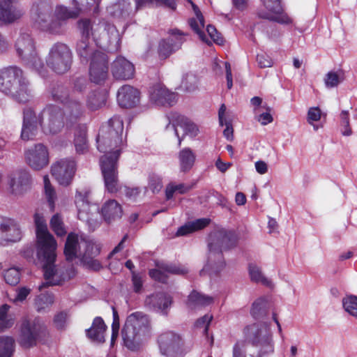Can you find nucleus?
Segmentation results:
<instances>
[{
	"mask_svg": "<svg viewBox=\"0 0 357 357\" xmlns=\"http://www.w3.org/2000/svg\"><path fill=\"white\" fill-rule=\"evenodd\" d=\"M123 122L119 116H113L103 125L97 137V149L104 153L100 165L106 190L111 193L120 188L117 161L126 146L123 139Z\"/></svg>",
	"mask_w": 357,
	"mask_h": 357,
	"instance_id": "obj_1",
	"label": "nucleus"
},
{
	"mask_svg": "<svg viewBox=\"0 0 357 357\" xmlns=\"http://www.w3.org/2000/svg\"><path fill=\"white\" fill-rule=\"evenodd\" d=\"M101 0H73L75 10L63 5H57L52 11L45 0L35 1L30 10L31 20L35 27L50 34L60 35L64 32L68 20L75 18L81 12H98Z\"/></svg>",
	"mask_w": 357,
	"mask_h": 357,
	"instance_id": "obj_2",
	"label": "nucleus"
},
{
	"mask_svg": "<svg viewBox=\"0 0 357 357\" xmlns=\"http://www.w3.org/2000/svg\"><path fill=\"white\" fill-rule=\"evenodd\" d=\"M277 327L282 335V327L273 313L268 321L255 322L243 329L245 341H238L233 346L232 357H262L274 352L273 329Z\"/></svg>",
	"mask_w": 357,
	"mask_h": 357,
	"instance_id": "obj_3",
	"label": "nucleus"
},
{
	"mask_svg": "<svg viewBox=\"0 0 357 357\" xmlns=\"http://www.w3.org/2000/svg\"><path fill=\"white\" fill-rule=\"evenodd\" d=\"M64 117L63 112L57 106H49L38 114L31 109H26L24 111L21 138L24 141L32 139L36 136L40 127L44 132L56 134L63 127Z\"/></svg>",
	"mask_w": 357,
	"mask_h": 357,
	"instance_id": "obj_4",
	"label": "nucleus"
},
{
	"mask_svg": "<svg viewBox=\"0 0 357 357\" xmlns=\"http://www.w3.org/2000/svg\"><path fill=\"white\" fill-rule=\"evenodd\" d=\"M0 90L20 102H26L32 96L29 81L16 66L0 70Z\"/></svg>",
	"mask_w": 357,
	"mask_h": 357,
	"instance_id": "obj_5",
	"label": "nucleus"
},
{
	"mask_svg": "<svg viewBox=\"0 0 357 357\" xmlns=\"http://www.w3.org/2000/svg\"><path fill=\"white\" fill-rule=\"evenodd\" d=\"M56 248H50L43 250L42 252H37L38 264L42 266L45 281L39 287L40 290L45 285H62L75 275V270L73 267L63 268L54 264L56 258Z\"/></svg>",
	"mask_w": 357,
	"mask_h": 357,
	"instance_id": "obj_6",
	"label": "nucleus"
},
{
	"mask_svg": "<svg viewBox=\"0 0 357 357\" xmlns=\"http://www.w3.org/2000/svg\"><path fill=\"white\" fill-rule=\"evenodd\" d=\"M234 243V235L230 231L219 230L211 233L208 239V261L202 273L216 274L220 271L225 265L222 252L229 249Z\"/></svg>",
	"mask_w": 357,
	"mask_h": 357,
	"instance_id": "obj_7",
	"label": "nucleus"
},
{
	"mask_svg": "<svg viewBox=\"0 0 357 357\" xmlns=\"http://www.w3.org/2000/svg\"><path fill=\"white\" fill-rule=\"evenodd\" d=\"M149 319L145 314L141 312L130 314L121 332L125 346L130 350L137 349L142 338L149 333Z\"/></svg>",
	"mask_w": 357,
	"mask_h": 357,
	"instance_id": "obj_8",
	"label": "nucleus"
},
{
	"mask_svg": "<svg viewBox=\"0 0 357 357\" xmlns=\"http://www.w3.org/2000/svg\"><path fill=\"white\" fill-rule=\"evenodd\" d=\"M77 28L81 38L86 40L92 38L94 40H102L108 43H117L119 40V35L116 27L105 21L96 23L89 19H81L77 22Z\"/></svg>",
	"mask_w": 357,
	"mask_h": 357,
	"instance_id": "obj_9",
	"label": "nucleus"
},
{
	"mask_svg": "<svg viewBox=\"0 0 357 357\" xmlns=\"http://www.w3.org/2000/svg\"><path fill=\"white\" fill-rule=\"evenodd\" d=\"M72 63V53L69 47L61 43H55L46 57V65L56 73L67 72Z\"/></svg>",
	"mask_w": 357,
	"mask_h": 357,
	"instance_id": "obj_10",
	"label": "nucleus"
},
{
	"mask_svg": "<svg viewBox=\"0 0 357 357\" xmlns=\"http://www.w3.org/2000/svg\"><path fill=\"white\" fill-rule=\"evenodd\" d=\"M261 1L263 6L258 13L260 17L282 24H289L292 22V19L283 11L280 0Z\"/></svg>",
	"mask_w": 357,
	"mask_h": 357,
	"instance_id": "obj_11",
	"label": "nucleus"
},
{
	"mask_svg": "<svg viewBox=\"0 0 357 357\" xmlns=\"http://www.w3.org/2000/svg\"><path fill=\"white\" fill-rule=\"evenodd\" d=\"M34 222L36 229V248L37 252L50 248H57V243L53 236L49 232L44 216L36 213Z\"/></svg>",
	"mask_w": 357,
	"mask_h": 357,
	"instance_id": "obj_12",
	"label": "nucleus"
},
{
	"mask_svg": "<svg viewBox=\"0 0 357 357\" xmlns=\"http://www.w3.org/2000/svg\"><path fill=\"white\" fill-rule=\"evenodd\" d=\"M76 171V163L70 158H62L54 162L51 173L60 185H69Z\"/></svg>",
	"mask_w": 357,
	"mask_h": 357,
	"instance_id": "obj_13",
	"label": "nucleus"
},
{
	"mask_svg": "<svg viewBox=\"0 0 357 357\" xmlns=\"http://www.w3.org/2000/svg\"><path fill=\"white\" fill-rule=\"evenodd\" d=\"M24 158L28 165L35 170L45 168L50 162L48 149L43 144H37L28 149L24 153Z\"/></svg>",
	"mask_w": 357,
	"mask_h": 357,
	"instance_id": "obj_14",
	"label": "nucleus"
},
{
	"mask_svg": "<svg viewBox=\"0 0 357 357\" xmlns=\"http://www.w3.org/2000/svg\"><path fill=\"white\" fill-rule=\"evenodd\" d=\"M42 330L43 325L38 319L31 320L27 317L24 318L20 335V344L26 348L35 345Z\"/></svg>",
	"mask_w": 357,
	"mask_h": 357,
	"instance_id": "obj_15",
	"label": "nucleus"
},
{
	"mask_svg": "<svg viewBox=\"0 0 357 357\" xmlns=\"http://www.w3.org/2000/svg\"><path fill=\"white\" fill-rule=\"evenodd\" d=\"M158 344L162 355L167 357H174L181 352L183 340L180 335L167 331L158 337Z\"/></svg>",
	"mask_w": 357,
	"mask_h": 357,
	"instance_id": "obj_16",
	"label": "nucleus"
},
{
	"mask_svg": "<svg viewBox=\"0 0 357 357\" xmlns=\"http://www.w3.org/2000/svg\"><path fill=\"white\" fill-rule=\"evenodd\" d=\"M169 33V36L161 40L158 47V54L164 59L178 51L185 41V34L178 29H172Z\"/></svg>",
	"mask_w": 357,
	"mask_h": 357,
	"instance_id": "obj_17",
	"label": "nucleus"
},
{
	"mask_svg": "<svg viewBox=\"0 0 357 357\" xmlns=\"http://www.w3.org/2000/svg\"><path fill=\"white\" fill-rule=\"evenodd\" d=\"M106 55L99 51L93 54L90 64V78L92 82L99 84L105 81L107 77Z\"/></svg>",
	"mask_w": 357,
	"mask_h": 357,
	"instance_id": "obj_18",
	"label": "nucleus"
},
{
	"mask_svg": "<svg viewBox=\"0 0 357 357\" xmlns=\"http://www.w3.org/2000/svg\"><path fill=\"white\" fill-rule=\"evenodd\" d=\"M100 250L101 246L99 243L92 240H86L79 259L89 268L98 271L102 266L96 257L100 254Z\"/></svg>",
	"mask_w": 357,
	"mask_h": 357,
	"instance_id": "obj_19",
	"label": "nucleus"
},
{
	"mask_svg": "<svg viewBox=\"0 0 357 357\" xmlns=\"http://www.w3.org/2000/svg\"><path fill=\"white\" fill-rule=\"evenodd\" d=\"M173 126L175 135L178 139L179 146L185 137L193 139L199 134V129L197 125L183 116H178Z\"/></svg>",
	"mask_w": 357,
	"mask_h": 357,
	"instance_id": "obj_20",
	"label": "nucleus"
},
{
	"mask_svg": "<svg viewBox=\"0 0 357 357\" xmlns=\"http://www.w3.org/2000/svg\"><path fill=\"white\" fill-rule=\"evenodd\" d=\"M8 182L10 193L15 196H20L29 190L31 177L28 172L19 171L10 174Z\"/></svg>",
	"mask_w": 357,
	"mask_h": 357,
	"instance_id": "obj_21",
	"label": "nucleus"
},
{
	"mask_svg": "<svg viewBox=\"0 0 357 357\" xmlns=\"http://www.w3.org/2000/svg\"><path fill=\"white\" fill-rule=\"evenodd\" d=\"M15 48L17 56L21 60L29 61L30 58H36L35 55V43L28 33H21L17 38Z\"/></svg>",
	"mask_w": 357,
	"mask_h": 357,
	"instance_id": "obj_22",
	"label": "nucleus"
},
{
	"mask_svg": "<svg viewBox=\"0 0 357 357\" xmlns=\"http://www.w3.org/2000/svg\"><path fill=\"white\" fill-rule=\"evenodd\" d=\"M111 72L115 79L127 80L134 77L135 70L130 61L123 56H118L112 63Z\"/></svg>",
	"mask_w": 357,
	"mask_h": 357,
	"instance_id": "obj_23",
	"label": "nucleus"
},
{
	"mask_svg": "<svg viewBox=\"0 0 357 357\" xmlns=\"http://www.w3.org/2000/svg\"><path fill=\"white\" fill-rule=\"evenodd\" d=\"M150 99L157 105H172L177 100V94L169 91L164 85L158 84L150 89Z\"/></svg>",
	"mask_w": 357,
	"mask_h": 357,
	"instance_id": "obj_24",
	"label": "nucleus"
},
{
	"mask_svg": "<svg viewBox=\"0 0 357 357\" xmlns=\"http://www.w3.org/2000/svg\"><path fill=\"white\" fill-rule=\"evenodd\" d=\"M85 241L86 239L82 236L74 233L68 234L64 248V254L67 260L71 261L75 258H79Z\"/></svg>",
	"mask_w": 357,
	"mask_h": 357,
	"instance_id": "obj_25",
	"label": "nucleus"
},
{
	"mask_svg": "<svg viewBox=\"0 0 357 357\" xmlns=\"http://www.w3.org/2000/svg\"><path fill=\"white\" fill-rule=\"evenodd\" d=\"M139 91L130 85L123 86L118 91L117 101L122 107H133L139 103Z\"/></svg>",
	"mask_w": 357,
	"mask_h": 357,
	"instance_id": "obj_26",
	"label": "nucleus"
},
{
	"mask_svg": "<svg viewBox=\"0 0 357 357\" xmlns=\"http://www.w3.org/2000/svg\"><path fill=\"white\" fill-rule=\"evenodd\" d=\"M192 6L195 17L189 20V24L199 39L204 43L210 45L211 41L205 34L204 19L199 8L191 1H189Z\"/></svg>",
	"mask_w": 357,
	"mask_h": 357,
	"instance_id": "obj_27",
	"label": "nucleus"
},
{
	"mask_svg": "<svg viewBox=\"0 0 357 357\" xmlns=\"http://www.w3.org/2000/svg\"><path fill=\"white\" fill-rule=\"evenodd\" d=\"M0 231L5 236L7 241L17 242L22 237L21 229L13 219H3L0 224Z\"/></svg>",
	"mask_w": 357,
	"mask_h": 357,
	"instance_id": "obj_28",
	"label": "nucleus"
},
{
	"mask_svg": "<svg viewBox=\"0 0 357 357\" xmlns=\"http://www.w3.org/2000/svg\"><path fill=\"white\" fill-rule=\"evenodd\" d=\"M24 14L23 9L13 3L0 7V21L11 24L20 20Z\"/></svg>",
	"mask_w": 357,
	"mask_h": 357,
	"instance_id": "obj_29",
	"label": "nucleus"
},
{
	"mask_svg": "<svg viewBox=\"0 0 357 357\" xmlns=\"http://www.w3.org/2000/svg\"><path fill=\"white\" fill-rule=\"evenodd\" d=\"M107 326L100 317L94 319L92 326L86 330L87 337L92 341L102 343L105 342V336Z\"/></svg>",
	"mask_w": 357,
	"mask_h": 357,
	"instance_id": "obj_30",
	"label": "nucleus"
},
{
	"mask_svg": "<svg viewBox=\"0 0 357 357\" xmlns=\"http://www.w3.org/2000/svg\"><path fill=\"white\" fill-rule=\"evenodd\" d=\"M101 213L106 221L110 222L122 216V206L117 201L109 199L102 205Z\"/></svg>",
	"mask_w": 357,
	"mask_h": 357,
	"instance_id": "obj_31",
	"label": "nucleus"
},
{
	"mask_svg": "<svg viewBox=\"0 0 357 357\" xmlns=\"http://www.w3.org/2000/svg\"><path fill=\"white\" fill-rule=\"evenodd\" d=\"M145 303L154 310L163 312L170 306L172 301L166 294L158 293L147 297Z\"/></svg>",
	"mask_w": 357,
	"mask_h": 357,
	"instance_id": "obj_32",
	"label": "nucleus"
},
{
	"mask_svg": "<svg viewBox=\"0 0 357 357\" xmlns=\"http://www.w3.org/2000/svg\"><path fill=\"white\" fill-rule=\"evenodd\" d=\"M188 272L184 267L176 266H167L162 269H153L149 271L150 276L155 280L166 282L167 279V273L174 274H185Z\"/></svg>",
	"mask_w": 357,
	"mask_h": 357,
	"instance_id": "obj_33",
	"label": "nucleus"
},
{
	"mask_svg": "<svg viewBox=\"0 0 357 357\" xmlns=\"http://www.w3.org/2000/svg\"><path fill=\"white\" fill-rule=\"evenodd\" d=\"M75 204L77 208V216L79 219L89 222V211L90 204L88 199V194L86 192H77L75 196Z\"/></svg>",
	"mask_w": 357,
	"mask_h": 357,
	"instance_id": "obj_34",
	"label": "nucleus"
},
{
	"mask_svg": "<svg viewBox=\"0 0 357 357\" xmlns=\"http://www.w3.org/2000/svg\"><path fill=\"white\" fill-rule=\"evenodd\" d=\"M108 13L116 18H126L131 13L130 2L129 0H120L119 2L107 8Z\"/></svg>",
	"mask_w": 357,
	"mask_h": 357,
	"instance_id": "obj_35",
	"label": "nucleus"
},
{
	"mask_svg": "<svg viewBox=\"0 0 357 357\" xmlns=\"http://www.w3.org/2000/svg\"><path fill=\"white\" fill-rule=\"evenodd\" d=\"M181 171L188 172L194 165L196 160V155L190 148L181 149L178 155Z\"/></svg>",
	"mask_w": 357,
	"mask_h": 357,
	"instance_id": "obj_36",
	"label": "nucleus"
},
{
	"mask_svg": "<svg viewBox=\"0 0 357 357\" xmlns=\"http://www.w3.org/2000/svg\"><path fill=\"white\" fill-rule=\"evenodd\" d=\"M209 223L207 218H201L196 220L189 222L178 228L176 236H185L197 230L202 229L206 227Z\"/></svg>",
	"mask_w": 357,
	"mask_h": 357,
	"instance_id": "obj_37",
	"label": "nucleus"
},
{
	"mask_svg": "<svg viewBox=\"0 0 357 357\" xmlns=\"http://www.w3.org/2000/svg\"><path fill=\"white\" fill-rule=\"evenodd\" d=\"M10 306L3 304L0 307V333L10 328L15 322V316L10 313Z\"/></svg>",
	"mask_w": 357,
	"mask_h": 357,
	"instance_id": "obj_38",
	"label": "nucleus"
},
{
	"mask_svg": "<svg viewBox=\"0 0 357 357\" xmlns=\"http://www.w3.org/2000/svg\"><path fill=\"white\" fill-rule=\"evenodd\" d=\"M66 122H73L77 120L82 114V107L77 101H70L67 102L65 107V111L63 112Z\"/></svg>",
	"mask_w": 357,
	"mask_h": 357,
	"instance_id": "obj_39",
	"label": "nucleus"
},
{
	"mask_svg": "<svg viewBox=\"0 0 357 357\" xmlns=\"http://www.w3.org/2000/svg\"><path fill=\"white\" fill-rule=\"evenodd\" d=\"M213 301V298L212 297L201 294L196 291H193L189 295L188 305L191 308H194L197 306H206L210 305Z\"/></svg>",
	"mask_w": 357,
	"mask_h": 357,
	"instance_id": "obj_40",
	"label": "nucleus"
},
{
	"mask_svg": "<svg viewBox=\"0 0 357 357\" xmlns=\"http://www.w3.org/2000/svg\"><path fill=\"white\" fill-rule=\"evenodd\" d=\"M76 152L79 154H84L88 151V142L86 139V127L82 126L80 130L75 133L74 140Z\"/></svg>",
	"mask_w": 357,
	"mask_h": 357,
	"instance_id": "obj_41",
	"label": "nucleus"
},
{
	"mask_svg": "<svg viewBox=\"0 0 357 357\" xmlns=\"http://www.w3.org/2000/svg\"><path fill=\"white\" fill-rule=\"evenodd\" d=\"M342 307L346 312L357 319V296L355 295H346L343 297Z\"/></svg>",
	"mask_w": 357,
	"mask_h": 357,
	"instance_id": "obj_42",
	"label": "nucleus"
},
{
	"mask_svg": "<svg viewBox=\"0 0 357 357\" xmlns=\"http://www.w3.org/2000/svg\"><path fill=\"white\" fill-rule=\"evenodd\" d=\"M15 341L9 336L0 337V357H11L14 351Z\"/></svg>",
	"mask_w": 357,
	"mask_h": 357,
	"instance_id": "obj_43",
	"label": "nucleus"
},
{
	"mask_svg": "<svg viewBox=\"0 0 357 357\" xmlns=\"http://www.w3.org/2000/svg\"><path fill=\"white\" fill-rule=\"evenodd\" d=\"M54 303V296L51 294H42L37 296L35 301L38 312H44L49 309Z\"/></svg>",
	"mask_w": 357,
	"mask_h": 357,
	"instance_id": "obj_44",
	"label": "nucleus"
},
{
	"mask_svg": "<svg viewBox=\"0 0 357 357\" xmlns=\"http://www.w3.org/2000/svg\"><path fill=\"white\" fill-rule=\"evenodd\" d=\"M106 95L100 92H93L88 98L87 105L89 109L96 110L105 104Z\"/></svg>",
	"mask_w": 357,
	"mask_h": 357,
	"instance_id": "obj_45",
	"label": "nucleus"
},
{
	"mask_svg": "<svg viewBox=\"0 0 357 357\" xmlns=\"http://www.w3.org/2000/svg\"><path fill=\"white\" fill-rule=\"evenodd\" d=\"M324 115L321 109L317 107L309 108L307 114V122L313 126L314 130H318L321 128L322 125L314 124V122H318L321 120V116Z\"/></svg>",
	"mask_w": 357,
	"mask_h": 357,
	"instance_id": "obj_46",
	"label": "nucleus"
},
{
	"mask_svg": "<svg viewBox=\"0 0 357 357\" xmlns=\"http://www.w3.org/2000/svg\"><path fill=\"white\" fill-rule=\"evenodd\" d=\"M249 274L252 281L261 283L266 286H271V282L262 274L261 269L255 264L249 266Z\"/></svg>",
	"mask_w": 357,
	"mask_h": 357,
	"instance_id": "obj_47",
	"label": "nucleus"
},
{
	"mask_svg": "<svg viewBox=\"0 0 357 357\" xmlns=\"http://www.w3.org/2000/svg\"><path fill=\"white\" fill-rule=\"evenodd\" d=\"M77 52L80 57L86 59L89 58L91 59L93 54L96 52H92V49L90 47V40H86L82 38L77 43Z\"/></svg>",
	"mask_w": 357,
	"mask_h": 357,
	"instance_id": "obj_48",
	"label": "nucleus"
},
{
	"mask_svg": "<svg viewBox=\"0 0 357 357\" xmlns=\"http://www.w3.org/2000/svg\"><path fill=\"white\" fill-rule=\"evenodd\" d=\"M6 282L10 285H16L20 280L21 272L18 268L11 267L3 273Z\"/></svg>",
	"mask_w": 357,
	"mask_h": 357,
	"instance_id": "obj_49",
	"label": "nucleus"
},
{
	"mask_svg": "<svg viewBox=\"0 0 357 357\" xmlns=\"http://www.w3.org/2000/svg\"><path fill=\"white\" fill-rule=\"evenodd\" d=\"M36 58H30L29 61L22 60V63L28 68L35 70L42 76H45V66L42 59L38 56L36 50H35V55Z\"/></svg>",
	"mask_w": 357,
	"mask_h": 357,
	"instance_id": "obj_50",
	"label": "nucleus"
},
{
	"mask_svg": "<svg viewBox=\"0 0 357 357\" xmlns=\"http://www.w3.org/2000/svg\"><path fill=\"white\" fill-rule=\"evenodd\" d=\"M44 190L46 198L49 202L52 211L54 208V200L56 193L53 186L51 185L47 175L43 176Z\"/></svg>",
	"mask_w": 357,
	"mask_h": 357,
	"instance_id": "obj_51",
	"label": "nucleus"
},
{
	"mask_svg": "<svg viewBox=\"0 0 357 357\" xmlns=\"http://www.w3.org/2000/svg\"><path fill=\"white\" fill-rule=\"evenodd\" d=\"M343 80L342 73L328 72L325 77L324 82L326 87L333 88L337 86Z\"/></svg>",
	"mask_w": 357,
	"mask_h": 357,
	"instance_id": "obj_52",
	"label": "nucleus"
},
{
	"mask_svg": "<svg viewBox=\"0 0 357 357\" xmlns=\"http://www.w3.org/2000/svg\"><path fill=\"white\" fill-rule=\"evenodd\" d=\"M340 117L342 135L347 137L351 136L352 135V130L350 127L349 112L342 110Z\"/></svg>",
	"mask_w": 357,
	"mask_h": 357,
	"instance_id": "obj_53",
	"label": "nucleus"
},
{
	"mask_svg": "<svg viewBox=\"0 0 357 357\" xmlns=\"http://www.w3.org/2000/svg\"><path fill=\"white\" fill-rule=\"evenodd\" d=\"M190 188L183 183L175 184L169 183L166 188V197L168 199H171L175 192L184 194L189 191Z\"/></svg>",
	"mask_w": 357,
	"mask_h": 357,
	"instance_id": "obj_54",
	"label": "nucleus"
},
{
	"mask_svg": "<svg viewBox=\"0 0 357 357\" xmlns=\"http://www.w3.org/2000/svg\"><path fill=\"white\" fill-rule=\"evenodd\" d=\"M50 227L57 236H62L66 234L62 219L59 214H56L52 218Z\"/></svg>",
	"mask_w": 357,
	"mask_h": 357,
	"instance_id": "obj_55",
	"label": "nucleus"
},
{
	"mask_svg": "<svg viewBox=\"0 0 357 357\" xmlns=\"http://www.w3.org/2000/svg\"><path fill=\"white\" fill-rule=\"evenodd\" d=\"M197 84L198 78L192 73H187L183 77L181 84L187 91L195 90Z\"/></svg>",
	"mask_w": 357,
	"mask_h": 357,
	"instance_id": "obj_56",
	"label": "nucleus"
},
{
	"mask_svg": "<svg viewBox=\"0 0 357 357\" xmlns=\"http://www.w3.org/2000/svg\"><path fill=\"white\" fill-rule=\"evenodd\" d=\"M112 314H113V321L112 324V337H111V344H114L116 339L119 335V331L120 328V322H119V317L118 312L114 307H112Z\"/></svg>",
	"mask_w": 357,
	"mask_h": 357,
	"instance_id": "obj_57",
	"label": "nucleus"
},
{
	"mask_svg": "<svg viewBox=\"0 0 357 357\" xmlns=\"http://www.w3.org/2000/svg\"><path fill=\"white\" fill-rule=\"evenodd\" d=\"M162 188V183L160 178L155 174H151L149 177L148 187L144 188V192L147 188H149L153 193L158 192Z\"/></svg>",
	"mask_w": 357,
	"mask_h": 357,
	"instance_id": "obj_58",
	"label": "nucleus"
},
{
	"mask_svg": "<svg viewBox=\"0 0 357 357\" xmlns=\"http://www.w3.org/2000/svg\"><path fill=\"white\" fill-rule=\"evenodd\" d=\"M266 301L264 298H260L257 299L252 305L251 314L253 317H257L260 312L265 308Z\"/></svg>",
	"mask_w": 357,
	"mask_h": 357,
	"instance_id": "obj_59",
	"label": "nucleus"
},
{
	"mask_svg": "<svg viewBox=\"0 0 357 357\" xmlns=\"http://www.w3.org/2000/svg\"><path fill=\"white\" fill-rule=\"evenodd\" d=\"M206 31L208 33V36L214 43L222 45L223 43V39L220 36V33L217 31L216 29L211 25H208L206 26Z\"/></svg>",
	"mask_w": 357,
	"mask_h": 357,
	"instance_id": "obj_60",
	"label": "nucleus"
},
{
	"mask_svg": "<svg viewBox=\"0 0 357 357\" xmlns=\"http://www.w3.org/2000/svg\"><path fill=\"white\" fill-rule=\"evenodd\" d=\"M31 289L26 287H22L17 289L16 296L13 298L14 303L22 302L24 301L28 295L30 294Z\"/></svg>",
	"mask_w": 357,
	"mask_h": 357,
	"instance_id": "obj_61",
	"label": "nucleus"
},
{
	"mask_svg": "<svg viewBox=\"0 0 357 357\" xmlns=\"http://www.w3.org/2000/svg\"><path fill=\"white\" fill-rule=\"evenodd\" d=\"M142 189L139 187H127L123 188V193L125 195L131 199H135L141 193Z\"/></svg>",
	"mask_w": 357,
	"mask_h": 357,
	"instance_id": "obj_62",
	"label": "nucleus"
},
{
	"mask_svg": "<svg viewBox=\"0 0 357 357\" xmlns=\"http://www.w3.org/2000/svg\"><path fill=\"white\" fill-rule=\"evenodd\" d=\"M257 61L260 68H269L273 65V61L270 56L264 54H258Z\"/></svg>",
	"mask_w": 357,
	"mask_h": 357,
	"instance_id": "obj_63",
	"label": "nucleus"
},
{
	"mask_svg": "<svg viewBox=\"0 0 357 357\" xmlns=\"http://www.w3.org/2000/svg\"><path fill=\"white\" fill-rule=\"evenodd\" d=\"M257 121L263 126L271 123L273 121V116L270 112H263L257 117Z\"/></svg>",
	"mask_w": 357,
	"mask_h": 357,
	"instance_id": "obj_64",
	"label": "nucleus"
}]
</instances>
